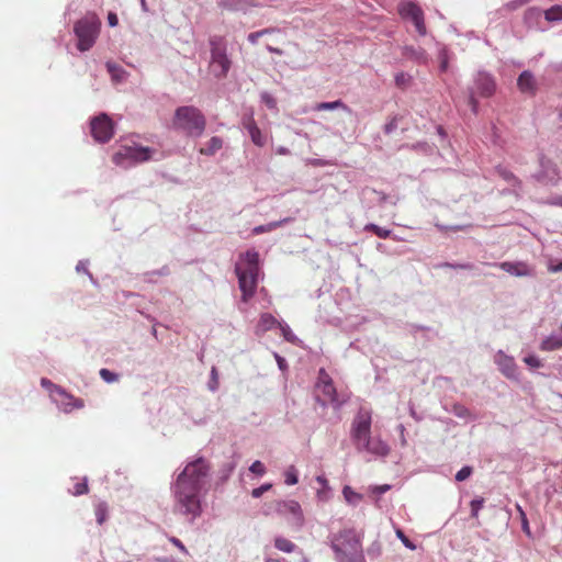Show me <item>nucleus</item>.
<instances>
[{
    "label": "nucleus",
    "mask_w": 562,
    "mask_h": 562,
    "mask_svg": "<svg viewBox=\"0 0 562 562\" xmlns=\"http://www.w3.org/2000/svg\"><path fill=\"white\" fill-rule=\"evenodd\" d=\"M342 494L349 504L356 505L361 499V495L356 493L350 486H345Z\"/></svg>",
    "instance_id": "34"
},
{
    "label": "nucleus",
    "mask_w": 562,
    "mask_h": 562,
    "mask_svg": "<svg viewBox=\"0 0 562 562\" xmlns=\"http://www.w3.org/2000/svg\"><path fill=\"white\" fill-rule=\"evenodd\" d=\"M220 7L228 11H238L241 9L240 0H223Z\"/></svg>",
    "instance_id": "41"
},
{
    "label": "nucleus",
    "mask_w": 562,
    "mask_h": 562,
    "mask_svg": "<svg viewBox=\"0 0 562 562\" xmlns=\"http://www.w3.org/2000/svg\"><path fill=\"white\" fill-rule=\"evenodd\" d=\"M206 127L204 114L193 105H182L176 109L172 117V128L187 137L202 136Z\"/></svg>",
    "instance_id": "5"
},
{
    "label": "nucleus",
    "mask_w": 562,
    "mask_h": 562,
    "mask_svg": "<svg viewBox=\"0 0 562 562\" xmlns=\"http://www.w3.org/2000/svg\"><path fill=\"white\" fill-rule=\"evenodd\" d=\"M436 227H437L440 232H447V231L459 232V231H463V229H465L468 226H465V225H453V226H447V225H442V224L436 223Z\"/></svg>",
    "instance_id": "54"
},
{
    "label": "nucleus",
    "mask_w": 562,
    "mask_h": 562,
    "mask_svg": "<svg viewBox=\"0 0 562 562\" xmlns=\"http://www.w3.org/2000/svg\"><path fill=\"white\" fill-rule=\"evenodd\" d=\"M209 44L211 52V72L216 79H224L227 77L232 67V59L227 54L226 41L222 36L214 35L210 37Z\"/></svg>",
    "instance_id": "7"
},
{
    "label": "nucleus",
    "mask_w": 562,
    "mask_h": 562,
    "mask_svg": "<svg viewBox=\"0 0 562 562\" xmlns=\"http://www.w3.org/2000/svg\"><path fill=\"white\" fill-rule=\"evenodd\" d=\"M517 509H518V512H519V514H520L522 530H524L527 535H529V533H530V530H529V525H528V519H527V517H526V514H525V512L522 510V508H521L519 505H517Z\"/></svg>",
    "instance_id": "56"
},
{
    "label": "nucleus",
    "mask_w": 562,
    "mask_h": 562,
    "mask_svg": "<svg viewBox=\"0 0 562 562\" xmlns=\"http://www.w3.org/2000/svg\"><path fill=\"white\" fill-rule=\"evenodd\" d=\"M539 348L541 351H554L562 349V335L551 334L541 341Z\"/></svg>",
    "instance_id": "23"
},
{
    "label": "nucleus",
    "mask_w": 562,
    "mask_h": 562,
    "mask_svg": "<svg viewBox=\"0 0 562 562\" xmlns=\"http://www.w3.org/2000/svg\"><path fill=\"white\" fill-rule=\"evenodd\" d=\"M101 21L95 14H87L74 25V33L78 40L77 48L80 52H88L93 47L99 36Z\"/></svg>",
    "instance_id": "8"
},
{
    "label": "nucleus",
    "mask_w": 562,
    "mask_h": 562,
    "mask_svg": "<svg viewBox=\"0 0 562 562\" xmlns=\"http://www.w3.org/2000/svg\"><path fill=\"white\" fill-rule=\"evenodd\" d=\"M484 499L483 498H474L470 503L471 507V516L476 518L479 516L480 510L483 508Z\"/></svg>",
    "instance_id": "45"
},
{
    "label": "nucleus",
    "mask_w": 562,
    "mask_h": 562,
    "mask_svg": "<svg viewBox=\"0 0 562 562\" xmlns=\"http://www.w3.org/2000/svg\"><path fill=\"white\" fill-rule=\"evenodd\" d=\"M266 226H267L269 232H272V231H274V229L280 227V223H277V221H273V222H270V223L266 224Z\"/></svg>",
    "instance_id": "64"
},
{
    "label": "nucleus",
    "mask_w": 562,
    "mask_h": 562,
    "mask_svg": "<svg viewBox=\"0 0 562 562\" xmlns=\"http://www.w3.org/2000/svg\"><path fill=\"white\" fill-rule=\"evenodd\" d=\"M170 542L176 546L182 553L187 554L188 553V550L187 548L184 547V544L176 537H171L170 539Z\"/></svg>",
    "instance_id": "59"
},
{
    "label": "nucleus",
    "mask_w": 562,
    "mask_h": 562,
    "mask_svg": "<svg viewBox=\"0 0 562 562\" xmlns=\"http://www.w3.org/2000/svg\"><path fill=\"white\" fill-rule=\"evenodd\" d=\"M272 32V29H263V30H260V31H257V32H252V33H249L248 36H247V40L249 43H251L252 45L257 44L258 43V40L266 35V34H269Z\"/></svg>",
    "instance_id": "46"
},
{
    "label": "nucleus",
    "mask_w": 562,
    "mask_h": 562,
    "mask_svg": "<svg viewBox=\"0 0 562 562\" xmlns=\"http://www.w3.org/2000/svg\"><path fill=\"white\" fill-rule=\"evenodd\" d=\"M50 398L56 404L58 409L64 413H71L74 409H79L85 406L81 398H76L70 393L66 392V390L63 387L57 390V392L54 393Z\"/></svg>",
    "instance_id": "15"
},
{
    "label": "nucleus",
    "mask_w": 562,
    "mask_h": 562,
    "mask_svg": "<svg viewBox=\"0 0 562 562\" xmlns=\"http://www.w3.org/2000/svg\"><path fill=\"white\" fill-rule=\"evenodd\" d=\"M235 273L238 279V286L241 291V301L248 302L255 294L259 274V254L249 249L240 255V262L235 265Z\"/></svg>",
    "instance_id": "4"
},
{
    "label": "nucleus",
    "mask_w": 562,
    "mask_h": 562,
    "mask_svg": "<svg viewBox=\"0 0 562 562\" xmlns=\"http://www.w3.org/2000/svg\"><path fill=\"white\" fill-rule=\"evenodd\" d=\"M254 235H260V234H263V233H269L266 224L265 225H258V226H255L252 228V232H251Z\"/></svg>",
    "instance_id": "61"
},
{
    "label": "nucleus",
    "mask_w": 562,
    "mask_h": 562,
    "mask_svg": "<svg viewBox=\"0 0 562 562\" xmlns=\"http://www.w3.org/2000/svg\"><path fill=\"white\" fill-rule=\"evenodd\" d=\"M211 465L200 457L189 461L171 483L175 514L193 524L202 515V502L207 491Z\"/></svg>",
    "instance_id": "1"
},
{
    "label": "nucleus",
    "mask_w": 562,
    "mask_h": 562,
    "mask_svg": "<svg viewBox=\"0 0 562 562\" xmlns=\"http://www.w3.org/2000/svg\"><path fill=\"white\" fill-rule=\"evenodd\" d=\"M542 18H543V11L536 7L527 9L524 13V22L528 29L543 31V29L540 27Z\"/></svg>",
    "instance_id": "21"
},
{
    "label": "nucleus",
    "mask_w": 562,
    "mask_h": 562,
    "mask_svg": "<svg viewBox=\"0 0 562 562\" xmlns=\"http://www.w3.org/2000/svg\"><path fill=\"white\" fill-rule=\"evenodd\" d=\"M517 86L522 93L527 94H535L537 90L535 77L529 70H524L519 75Z\"/></svg>",
    "instance_id": "19"
},
{
    "label": "nucleus",
    "mask_w": 562,
    "mask_h": 562,
    "mask_svg": "<svg viewBox=\"0 0 562 562\" xmlns=\"http://www.w3.org/2000/svg\"><path fill=\"white\" fill-rule=\"evenodd\" d=\"M99 374L105 383L117 382L120 378L117 373L104 368L100 370Z\"/></svg>",
    "instance_id": "38"
},
{
    "label": "nucleus",
    "mask_w": 562,
    "mask_h": 562,
    "mask_svg": "<svg viewBox=\"0 0 562 562\" xmlns=\"http://www.w3.org/2000/svg\"><path fill=\"white\" fill-rule=\"evenodd\" d=\"M207 389L213 393L218 390V372H217L216 367L211 368L210 380L207 382Z\"/></svg>",
    "instance_id": "37"
},
{
    "label": "nucleus",
    "mask_w": 562,
    "mask_h": 562,
    "mask_svg": "<svg viewBox=\"0 0 562 562\" xmlns=\"http://www.w3.org/2000/svg\"><path fill=\"white\" fill-rule=\"evenodd\" d=\"M41 385L49 393L50 397L54 395V393L57 392V390H59L61 387V386L53 383L47 378H42L41 379Z\"/></svg>",
    "instance_id": "42"
},
{
    "label": "nucleus",
    "mask_w": 562,
    "mask_h": 562,
    "mask_svg": "<svg viewBox=\"0 0 562 562\" xmlns=\"http://www.w3.org/2000/svg\"><path fill=\"white\" fill-rule=\"evenodd\" d=\"M243 128L248 132L251 142L259 147L265 146L266 137L258 127L252 114H245L241 120Z\"/></svg>",
    "instance_id": "17"
},
{
    "label": "nucleus",
    "mask_w": 562,
    "mask_h": 562,
    "mask_svg": "<svg viewBox=\"0 0 562 562\" xmlns=\"http://www.w3.org/2000/svg\"><path fill=\"white\" fill-rule=\"evenodd\" d=\"M497 172L504 180L512 183L513 186H520V180L506 168L499 167Z\"/></svg>",
    "instance_id": "33"
},
{
    "label": "nucleus",
    "mask_w": 562,
    "mask_h": 562,
    "mask_svg": "<svg viewBox=\"0 0 562 562\" xmlns=\"http://www.w3.org/2000/svg\"><path fill=\"white\" fill-rule=\"evenodd\" d=\"M363 531L344 528L328 536L336 562H367L363 547Z\"/></svg>",
    "instance_id": "3"
},
{
    "label": "nucleus",
    "mask_w": 562,
    "mask_h": 562,
    "mask_svg": "<svg viewBox=\"0 0 562 562\" xmlns=\"http://www.w3.org/2000/svg\"><path fill=\"white\" fill-rule=\"evenodd\" d=\"M382 553V546L379 540H374L368 548L367 554L370 559H378Z\"/></svg>",
    "instance_id": "35"
},
{
    "label": "nucleus",
    "mask_w": 562,
    "mask_h": 562,
    "mask_svg": "<svg viewBox=\"0 0 562 562\" xmlns=\"http://www.w3.org/2000/svg\"><path fill=\"white\" fill-rule=\"evenodd\" d=\"M451 53L446 45L438 44L439 71L446 72L449 68Z\"/></svg>",
    "instance_id": "27"
},
{
    "label": "nucleus",
    "mask_w": 562,
    "mask_h": 562,
    "mask_svg": "<svg viewBox=\"0 0 562 562\" xmlns=\"http://www.w3.org/2000/svg\"><path fill=\"white\" fill-rule=\"evenodd\" d=\"M494 362L507 379L518 380V367L514 357L506 355L503 350H498L494 356Z\"/></svg>",
    "instance_id": "16"
},
{
    "label": "nucleus",
    "mask_w": 562,
    "mask_h": 562,
    "mask_svg": "<svg viewBox=\"0 0 562 562\" xmlns=\"http://www.w3.org/2000/svg\"><path fill=\"white\" fill-rule=\"evenodd\" d=\"M88 492L87 480L83 482L76 483L72 490V494L76 496L83 495Z\"/></svg>",
    "instance_id": "53"
},
{
    "label": "nucleus",
    "mask_w": 562,
    "mask_h": 562,
    "mask_svg": "<svg viewBox=\"0 0 562 562\" xmlns=\"http://www.w3.org/2000/svg\"><path fill=\"white\" fill-rule=\"evenodd\" d=\"M315 389L318 392L315 400L323 407H327L330 404L334 409L339 411L350 398L348 392L337 391L333 379L325 369H319Z\"/></svg>",
    "instance_id": "6"
},
{
    "label": "nucleus",
    "mask_w": 562,
    "mask_h": 562,
    "mask_svg": "<svg viewBox=\"0 0 562 562\" xmlns=\"http://www.w3.org/2000/svg\"><path fill=\"white\" fill-rule=\"evenodd\" d=\"M452 413L459 418H468L471 416L470 409L461 404H456L453 406Z\"/></svg>",
    "instance_id": "47"
},
{
    "label": "nucleus",
    "mask_w": 562,
    "mask_h": 562,
    "mask_svg": "<svg viewBox=\"0 0 562 562\" xmlns=\"http://www.w3.org/2000/svg\"><path fill=\"white\" fill-rule=\"evenodd\" d=\"M154 561H156V562H179L173 557H158V558H154Z\"/></svg>",
    "instance_id": "63"
},
{
    "label": "nucleus",
    "mask_w": 562,
    "mask_h": 562,
    "mask_svg": "<svg viewBox=\"0 0 562 562\" xmlns=\"http://www.w3.org/2000/svg\"><path fill=\"white\" fill-rule=\"evenodd\" d=\"M402 55L406 59L419 65H425L428 63V55L426 50L419 46L415 47L412 45H406L402 48Z\"/></svg>",
    "instance_id": "18"
},
{
    "label": "nucleus",
    "mask_w": 562,
    "mask_h": 562,
    "mask_svg": "<svg viewBox=\"0 0 562 562\" xmlns=\"http://www.w3.org/2000/svg\"><path fill=\"white\" fill-rule=\"evenodd\" d=\"M397 128V120L396 117L391 119L385 125H384V133L391 134Z\"/></svg>",
    "instance_id": "57"
},
{
    "label": "nucleus",
    "mask_w": 562,
    "mask_h": 562,
    "mask_svg": "<svg viewBox=\"0 0 562 562\" xmlns=\"http://www.w3.org/2000/svg\"><path fill=\"white\" fill-rule=\"evenodd\" d=\"M276 360L280 370H284L288 367L285 359L278 353H276Z\"/></svg>",
    "instance_id": "62"
},
{
    "label": "nucleus",
    "mask_w": 562,
    "mask_h": 562,
    "mask_svg": "<svg viewBox=\"0 0 562 562\" xmlns=\"http://www.w3.org/2000/svg\"><path fill=\"white\" fill-rule=\"evenodd\" d=\"M279 328L286 341L294 342L296 340V336L292 333L290 326L286 323H280Z\"/></svg>",
    "instance_id": "40"
},
{
    "label": "nucleus",
    "mask_w": 562,
    "mask_h": 562,
    "mask_svg": "<svg viewBox=\"0 0 562 562\" xmlns=\"http://www.w3.org/2000/svg\"><path fill=\"white\" fill-rule=\"evenodd\" d=\"M261 101L269 108V109H273L276 108V99L269 94L268 92H263L261 93Z\"/></svg>",
    "instance_id": "55"
},
{
    "label": "nucleus",
    "mask_w": 562,
    "mask_h": 562,
    "mask_svg": "<svg viewBox=\"0 0 562 562\" xmlns=\"http://www.w3.org/2000/svg\"><path fill=\"white\" fill-rule=\"evenodd\" d=\"M170 273L169 267L164 266L160 269L147 271L143 274V278L146 282H155L156 277H166Z\"/></svg>",
    "instance_id": "31"
},
{
    "label": "nucleus",
    "mask_w": 562,
    "mask_h": 562,
    "mask_svg": "<svg viewBox=\"0 0 562 562\" xmlns=\"http://www.w3.org/2000/svg\"><path fill=\"white\" fill-rule=\"evenodd\" d=\"M496 91L494 77L484 70L476 72L473 79V87L469 88L468 103L474 114L479 111V101L476 94L482 98H490Z\"/></svg>",
    "instance_id": "9"
},
{
    "label": "nucleus",
    "mask_w": 562,
    "mask_h": 562,
    "mask_svg": "<svg viewBox=\"0 0 562 562\" xmlns=\"http://www.w3.org/2000/svg\"><path fill=\"white\" fill-rule=\"evenodd\" d=\"M398 14L404 20H409L420 36L427 34L425 16L422 8L414 1H402L397 5Z\"/></svg>",
    "instance_id": "11"
},
{
    "label": "nucleus",
    "mask_w": 562,
    "mask_h": 562,
    "mask_svg": "<svg viewBox=\"0 0 562 562\" xmlns=\"http://www.w3.org/2000/svg\"><path fill=\"white\" fill-rule=\"evenodd\" d=\"M501 268L506 271L507 273L515 276V277H525L530 274L529 268L521 262H502Z\"/></svg>",
    "instance_id": "22"
},
{
    "label": "nucleus",
    "mask_w": 562,
    "mask_h": 562,
    "mask_svg": "<svg viewBox=\"0 0 562 562\" xmlns=\"http://www.w3.org/2000/svg\"><path fill=\"white\" fill-rule=\"evenodd\" d=\"M274 547L285 553L294 552L296 549L295 543L281 536L274 538Z\"/></svg>",
    "instance_id": "29"
},
{
    "label": "nucleus",
    "mask_w": 562,
    "mask_h": 562,
    "mask_svg": "<svg viewBox=\"0 0 562 562\" xmlns=\"http://www.w3.org/2000/svg\"><path fill=\"white\" fill-rule=\"evenodd\" d=\"M90 132L95 142L106 143L114 134L113 122L106 113H100L91 120Z\"/></svg>",
    "instance_id": "12"
},
{
    "label": "nucleus",
    "mask_w": 562,
    "mask_h": 562,
    "mask_svg": "<svg viewBox=\"0 0 562 562\" xmlns=\"http://www.w3.org/2000/svg\"><path fill=\"white\" fill-rule=\"evenodd\" d=\"M235 468H236V462H234V461H228V462L223 463L218 470V481L221 483H225L233 474Z\"/></svg>",
    "instance_id": "30"
},
{
    "label": "nucleus",
    "mask_w": 562,
    "mask_h": 562,
    "mask_svg": "<svg viewBox=\"0 0 562 562\" xmlns=\"http://www.w3.org/2000/svg\"><path fill=\"white\" fill-rule=\"evenodd\" d=\"M371 411L360 407L351 424V440L359 452H367L374 457H385L389 454L390 448L379 437H371Z\"/></svg>",
    "instance_id": "2"
},
{
    "label": "nucleus",
    "mask_w": 562,
    "mask_h": 562,
    "mask_svg": "<svg viewBox=\"0 0 562 562\" xmlns=\"http://www.w3.org/2000/svg\"><path fill=\"white\" fill-rule=\"evenodd\" d=\"M299 482L296 469L291 465L284 473V483L286 485H295Z\"/></svg>",
    "instance_id": "36"
},
{
    "label": "nucleus",
    "mask_w": 562,
    "mask_h": 562,
    "mask_svg": "<svg viewBox=\"0 0 562 562\" xmlns=\"http://www.w3.org/2000/svg\"><path fill=\"white\" fill-rule=\"evenodd\" d=\"M155 153L150 147L145 146H122L112 157L113 162L128 169L137 164L148 161Z\"/></svg>",
    "instance_id": "10"
},
{
    "label": "nucleus",
    "mask_w": 562,
    "mask_h": 562,
    "mask_svg": "<svg viewBox=\"0 0 562 562\" xmlns=\"http://www.w3.org/2000/svg\"><path fill=\"white\" fill-rule=\"evenodd\" d=\"M394 80L395 85L403 89L412 81V76L401 71L395 75Z\"/></svg>",
    "instance_id": "39"
},
{
    "label": "nucleus",
    "mask_w": 562,
    "mask_h": 562,
    "mask_svg": "<svg viewBox=\"0 0 562 562\" xmlns=\"http://www.w3.org/2000/svg\"><path fill=\"white\" fill-rule=\"evenodd\" d=\"M276 510L278 514L285 516L293 526L301 528L304 525V515L301 505L296 501H278Z\"/></svg>",
    "instance_id": "13"
},
{
    "label": "nucleus",
    "mask_w": 562,
    "mask_h": 562,
    "mask_svg": "<svg viewBox=\"0 0 562 562\" xmlns=\"http://www.w3.org/2000/svg\"><path fill=\"white\" fill-rule=\"evenodd\" d=\"M280 323L281 322H279L272 314L262 313L256 326L255 333L257 336H262L268 330L279 327Z\"/></svg>",
    "instance_id": "20"
},
{
    "label": "nucleus",
    "mask_w": 562,
    "mask_h": 562,
    "mask_svg": "<svg viewBox=\"0 0 562 562\" xmlns=\"http://www.w3.org/2000/svg\"><path fill=\"white\" fill-rule=\"evenodd\" d=\"M473 268H474V265L470 263V262H465V263L451 262L450 269L472 270Z\"/></svg>",
    "instance_id": "58"
},
{
    "label": "nucleus",
    "mask_w": 562,
    "mask_h": 562,
    "mask_svg": "<svg viewBox=\"0 0 562 562\" xmlns=\"http://www.w3.org/2000/svg\"><path fill=\"white\" fill-rule=\"evenodd\" d=\"M223 147V139L218 136H213L207 142L205 147L200 149V154L204 156H213Z\"/></svg>",
    "instance_id": "26"
},
{
    "label": "nucleus",
    "mask_w": 562,
    "mask_h": 562,
    "mask_svg": "<svg viewBox=\"0 0 562 562\" xmlns=\"http://www.w3.org/2000/svg\"><path fill=\"white\" fill-rule=\"evenodd\" d=\"M272 487V484L271 483H265L262 485H260L259 487H256L251 491V496L254 498H259L262 496L263 493L268 492L269 490H271Z\"/></svg>",
    "instance_id": "52"
},
{
    "label": "nucleus",
    "mask_w": 562,
    "mask_h": 562,
    "mask_svg": "<svg viewBox=\"0 0 562 562\" xmlns=\"http://www.w3.org/2000/svg\"><path fill=\"white\" fill-rule=\"evenodd\" d=\"M524 362L530 368H541L543 366L542 361L535 355H528L524 358Z\"/></svg>",
    "instance_id": "50"
},
{
    "label": "nucleus",
    "mask_w": 562,
    "mask_h": 562,
    "mask_svg": "<svg viewBox=\"0 0 562 562\" xmlns=\"http://www.w3.org/2000/svg\"><path fill=\"white\" fill-rule=\"evenodd\" d=\"M95 517L99 525H102L106 519V506L104 503H101L97 506Z\"/></svg>",
    "instance_id": "51"
},
{
    "label": "nucleus",
    "mask_w": 562,
    "mask_h": 562,
    "mask_svg": "<svg viewBox=\"0 0 562 562\" xmlns=\"http://www.w3.org/2000/svg\"><path fill=\"white\" fill-rule=\"evenodd\" d=\"M87 266H88V260H80V261H78V263H77V266H76V271H77V272H83V273H86V274L90 278L91 282H92L94 285H97L98 283H97V281L94 280L93 276L89 272V270H88V267H87Z\"/></svg>",
    "instance_id": "48"
},
{
    "label": "nucleus",
    "mask_w": 562,
    "mask_h": 562,
    "mask_svg": "<svg viewBox=\"0 0 562 562\" xmlns=\"http://www.w3.org/2000/svg\"><path fill=\"white\" fill-rule=\"evenodd\" d=\"M249 471L256 475L262 476L266 473V467L261 461L256 460L249 467Z\"/></svg>",
    "instance_id": "49"
},
{
    "label": "nucleus",
    "mask_w": 562,
    "mask_h": 562,
    "mask_svg": "<svg viewBox=\"0 0 562 562\" xmlns=\"http://www.w3.org/2000/svg\"><path fill=\"white\" fill-rule=\"evenodd\" d=\"M105 66H106L108 72L111 76V79L114 82L121 83L127 79V76H128L127 71L120 65H117L115 63L108 61Z\"/></svg>",
    "instance_id": "24"
},
{
    "label": "nucleus",
    "mask_w": 562,
    "mask_h": 562,
    "mask_svg": "<svg viewBox=\"0 0 562 562\" xmlns=\"http://www.w3.org/2000/svg\"><path fill=\"white\" fill-rule=\"evenodd\" d=\"M539 165L540 170L533 175V178L543 184L555 186L559 182V170L557 165L543 155L539 157Z\"/></svg>",
    "instance_id": "14"
},
{
    "label": "nucleus",
    "mask_w": 562,
    "mask_h": 562,
    "mask_svg": "<svg viewBox=\"0 0 562 562\" xmlns=\"http://www.w3.org/2000/svg\"><path fill=\"white\" fill-rule=\"evenodd\" d=\"M334 110H342L346 113L350 114L351 109L344 103L341 100H335L330 102H319L314 106V111H334Z\"/></svg>",
    "instance_id": "25"
},
{
    "label": "nucleus",
    "mask_w": 562,
    "mask_h": 562,
    "mask_svg": "<svg viewBox=\"0 0 562 562\" xmlns=\"http://www.w3.org/2000/svg\"><path fill=\"white\" fill-rule=\"evenodd\" d=\"M108 23L112 27L117 25L119 19H117V15L114 12H109V14H108Z\"/></svg>",
    "instance_id": "60"
},
{
    "label": "nucleus",
    "mask_w": 562,
    "mask_h": 562,
    "mask_svg": "<svg viewBox=\"0 0 562 562\" xmlns=\"http://www.w3.org/2000/svg\"><path fill=\"white\" fill-rule=\"evenodd\" d=\"M473 469L470 465L462 467L456 474V481L463 482L471 476Z\"/></svg>",
    "instance_id": "44"
},
{
    "label": "nucleus",
    "mask_w": 562,
    "mask_h": 562,
    "mask_svg": "<svg viewBox=\"0 0 562 562\" xmlns=\"http://www.w3.org/2000/svg\"><path fill=\"white\" fill-rule=\"evenodd\" d=\"M366 232L374 233L379 238H387L391 236L392 231L387 228L380 227L376 224L369 223L363 228Z\"/></svg>",
    "instance_id": "32"
},
{
    "label": "nucleus",
    "mask_w": 562,
    "mask_h": 562,
    "mask_svg": "<svg viewBox=\"0 0 562 562\" xmlns=\"http://www.w3.org/2000/svg\"><path fill=\"white\" fill-rule=\"evenodd\" d=\"M396 537L401 540V542L404 544L405 548L409 550H415L416 546L413 541H411L404 533V531L400 528L395 530Z\"/></svg>",
    "instance_id": "43"
},
{
    "label": "nucleus",
    "mask_w": 562,
    "mask_h": 562,
    "mask_svg": "<svg viewBox=\"0 0 562 562\" xmlns=\"http://www.w3.org/2000/svg\"><path fill=\"white\" fill-rule=\"evenodd\" d=\"M543 18L550 23L562 21V4H554L543 11Z\"/></svg>",
    "instance_id": "28"
}]
</instances>
